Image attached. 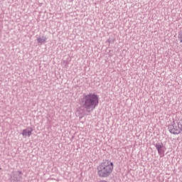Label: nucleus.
<instances>
[{"label":"nucleus","mask_w":182,"mask_h":182,"mask_svg":"<svg viewBox=\"0 0 182 182\" xmlns=\"http://www.w3.org/2000/svg\"><path fill=\"white\" fill-rule=\"evenodd\" d=\"M168 131L172 134H180V132H182V124L173 121L172 124L168 125Z\"/></svg>","instance_id":"obj_3"},{"label":"nucleus","mask_w":182,"mask_h":182,"mask_svg":"<svg viewBox=\"0 0 182 182\" xmlns=\"http://www.w3.org/2000/svg\"><path fill=\"white\" fill-rule=\"evenodd\" d=\"M178 40L182 43V30L178 33Z\"/></svg>","instance_id":"obj_8"},{"label":"nucleus","mask_w":182,"mask_h":182,"mask_svg":"<svg viewBox=\"0 0 182 182\" xmlns=\"http://www.w3.org/2000/svg\"><path fill=\"white\" fill-rule=\"evenodd\" d=\"M156 150L158 151V154L161 156L163 153H164V150H163V147L164 146L163 145V143H158L154 144Z\"/></svg>","instance_id":"obj_5"},{"label":"nucleus","mask_w":182,"mask_h":182,"mask_svg":"<svg viewBox=\"0 0 182 182\" xmlns=\"http://www.w3.org/2000/svg\"><path fill=\"white\" fill-rule=\"evenodd\" d=\"M46 39H48V38H46V37H45V36H42V38L39 37V38H37V42L38 43L42 44V43L46 42Z\"/></svg>","instance_id":"obj_7"},{"label":"nucleus","mask_w":182,"mask_h":182,"mask_svg":"<svg viewBox=\"0 0 182 182\" xmlns=\"http://www.w3.org/2000/svg\"><path fill=\"white\" fill-rule=\"evenodd\" d=\"M32 132H33L32 128H28V129H23L21 134L22 136H25V137H26V136H28V137H31L32 135Z\"/></svg>","instance_id":"obj_6"},{"label":"nucleus","mask_w":182,"mask_h":182,"mask_svg":"<svg viewBox=\"0 0 182 182\" xmlns=\"http://www.w3.org/2000/svg\"><path fill=\"white\" fill-rule=\"evenodd\" d=\"M113 162L109 160L101 163L97 168V176L102 178L109 177L110 174L113 173Z\"/></svg>","instance_id":"obj_2"},{"label":"nucleus","mask_w":182,"mask_h":182,"mask_svg":"<svg viewBox=\"0 0 182 182\" xmlns=\"http://www.w3.org/2000/svg\"><path fill=\"white\" fill-rule=\"evenodd\" d=\"M107 42H109V43H110L112 42V41L108 40Z\"/></svg>","instance_id":"obj_9"},{"label":"nucleus","mask_w":182,"mask_h":182,"mask_svg":"<svg viewBox=\"0 0 182 182\" xmlns=\"http://www.w3.org/2000/svg\"><path fill=\"white\" fill-rule=\"evenodd\" d=\"M22 180V171H18L16 172L13 173L11 176L10 181L11 182H19Z\"/></svg>","instance_id":"obj_4"},{"label":"nucleus","mask_w":182,"mask_h":182,"mask_svg":"<svg viewBox=\"0 0 182 182\" xmlns=\"http://www.w3.org/2000/svg\"><path fill=\"white\" fill-rule=\"evenodd\" d=\"M80 105L87 113L93 112L99 105V97L96 94L85 95L80 100Z\"/></svg>","instance_id":"obj_1"}]
</instances>
